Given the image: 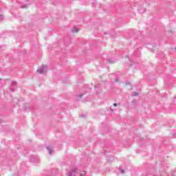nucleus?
I'll return each instance as SVG.
<instances>
[{
	"instance_id": "nucleus-21",
	"label": "nucleus",
	"mask_w": 176,
	"mask_h": 176,
	"mask_svg": "<svg viewBox=\"0 0 176 176\" xmlns=\"http://www.w3.org/2000/svg\"><path fill=\"white\" fill-rule=\"evenodd\" d=\"M104 153H106L105 151H104Z\"/></svg>"
},
{
	"instance_id": "nucleus-8",
	"label": "nucleus",
	"mask_w": 176,
	"mask_h": 176,
	"mask_svg": "<svg viewBox=\"0 0 176 176\" xmlns=\"http://www.w3.org/2000/svg\"><path fill=\"white\" fill-rule=\"evenodd\" d=\"M108 62L110 63V64H113L115 63V61L112 60V59H109L108 60Z\"/></svg>"
},
{
	"instance_id": "nucleus-11",
	"label": "nucleus",
	"mask_w": 176,
	"mask_h": 176,
	"mask_svg": "<svg viewBox=\"0 0 176 176\" xmlns=\"http://www.w3.org/2000/svg\"><path fill=\"white\" fill-rule=\"evenodd\" d=\"M133 96H138V93L135 91L133 93Z\"/></svg>"
},
{
	"instance_id": "nucleus-16",
	"label": "nucleus",
	"mask_w": 176,
	"mask_h": 176,
	"mask_svg": "<svg viewBox=\"0 0 176 176\" xmlns=\"http://www.w3.org/2000/svg\"><path fill=\"white\" fill-rule=\"evenodd\" d=\"M113 107H118V104L116 103H114Z\"/></svg>"
},
{
	"instance_id": "nucleus-4",
	"label": "nucleus",
	"mask_w": 176,
	"mask_h": 176,
	"mask_svg": "<svg viewBox=\"0 0 176 176\" xmlns=\"http://www.w3.org/2000/svg\"><path fill=\"white\" fill-rule=\"evenodd\" d=\"M46 149H47L49 155H52L53 152V148L50 146H47Z\"/></svg>"
},
{
	"instance_id": "nucleus-7",
	"label": "nucleus",
	"mask_w": 176,
	"mask_h": 176,
	"mask_svg": "<svg viewBox=\"0 0 176 176\" xmlns=\"http://www.w3.org/2000/svg\"><path fill=\"white\" fill-rule=\"evenodd\" d=\"M30 162H36V159H35V157H32L30 158Z\"/></svg>"
},
{
	"instance_id": "nucleus-15",
	"label": "nucleus",
	"mask_w": 176,
	"mask_h": 176,
	"mask_svg": "<svg viewBox=\"0 0 176 176\" xmlns=\"http://www.w3.org/2000/svg\"><path fill=\"white\" fill-rule=\"evenodd\" d=\"M80 116V118H86V116L84 115V114H82V115H81V116Z\"/></svg>"
},
{
	"instance_id": "nucleus-5",
	"label": "nucleus",
	"mask_w": 176,
	"mask_h": 176,
	"mask_svg": "<svg viewBox=\"0 0 176 176\" xmlns=\"http://www.w3.org/2000/svg\"><path fill=\"white\" fill-rule=\"evenodd\" d=\"M79 31V28L76 27H74L73 29L72 30V32H78Z\"/></svg>"
},
{
	"instance_id": "nucleus-9",
	"label": "nucleus",
	"mask_w": 176,
	"mask_h": 176,
	"mask_svg": "<svg viewBox=\"0 0 176 176\" xmlns=\"http://www.w3.org/2000/svg\"><path fill=\"white\" fill-rule=\"evenodd\" d=\"M3 20V14H0V21Z\"/></svg>"
},
{
	"instance_id": "nucleus-13",
	"label": "nucleus",
	"mask_w": 176,
	"mask_h": 176,
	"mask_svg": "<svg viewBox=\"0 0 176 176\" xmlns=\"http://www.w3.org/2000/svg\"><path fill=\"white\" fill-rule=\"evenodd\" d=\"M94 6H96V3H91V7H92V8H94Z\"/></svg>"
},
{
	"instance_id": "nucleus-2",
	"label": "nucleus",
	"mask_w": 176,
	"mask_h": 176,
	"mask_svg": "<svg viewBox=\"0 0 176 176\" xmlns=\"http://www.w3.org/2000/svg\"><path fill=\"white\" fill-rule=\"evenodd\" d=\"M37 72H38V74H46V72H47V65H43L37 70Z\"/></svg>"
},
{
	"instance_id": "nucleus-12",
	"label": "nucleus",
	"mask_w": 176,
	"mask_h": 176,
	"mask_svg": "<svg viewBox=\"0 0 176 176\" xmlns=\"http://www.w3.org/2000/svg\"><path fill=\"white\" fill-rule=\"evenodd\" d=\"M27 8V5H23V6H21V8H22V9H24V8Z\"/></svg>"
},
{
	"instance_id": "nucleus-20",
	"label": "nucleus",
	"mask_w": 176,
	"mask_h": 176,
	"mask_svg": "<svg viewBox=\"0 0 176 176\" xmlns=\"http://www.w3.org/2000/svg\"><path fill=\"white\" fill-rule=\"evenodd\" d=\"M111 111H113V110L112 109H111Z\"/></svg>"
},
{
	"instance_id": "nucleus-10",
	"label": "nucleus",
	"mask_w": 176,
	"mask_h": 176,
	"mask_svg": "<svg viewBox=\"0 0 176 176\" xmlns=\"http://www.w3.org/2000/svg\"><path fill=\"white\" fill-rule=\"evenodd\" d=\"M139 12H140V13H144L145 9H144V10L140 9V10H139Z\"/></svg>"
},
{
	"instance_id": "nucleus-18",
	"label": "nucleus",
	"mask_w": 176,
	"mask_h": 176,
	"mask_svg": "<svg viewBox=\"0 0 176 176\" xmlns=\"http://www.w3.org/2000/svg\"><path fill=\"white\" fill-rule=\"evenodd\" d=\"M125 85H130V82H126V83H125Z\"/></svg>"
},
{
	"instance_id": "nucleus-14",
	"label": "nucleus",
	"mask_w": 176,
	"mask_h": 176,
	"mask_svg": "<svg viewBox=\"0 0 176 176\" xmlns=\"http://www.w3.org/2000/svg\"><path fill=\"white\" fill-rule=\"evenodd\" d=\"M120 173H121V174H124V170L121 169V170H120Z\"/></svg>"
},
{
	"instance_id": "nucleus-19",
	"label": "nucleus",
	"mask_w": 176,
	"mask_h": 176,
	"mask_svg": "<svg viewBox=\"0 0 176 176\" xmlns=\"http://www.w3.org/2000/svg\"><path fill=\"white\" fill-rule=\"evenodd\" d=\"M118 80H118V78L116 79V82H118Z\"/></svg>"
},
{
	"instance_id": "nucleus-3",
	"label": "nucleus",
	"mask_w": 176,
	"mask_h": 176,
	"mask_svg": "<svg viewBox=\"0 0 176 176\" xmlns=\"http://www.w3.org/2000/svg\"><path fill=\"white\" fill-rule=\"evenodd\" d=\"M16 87H17V83L14 81L11 82L10 91H14L16 90Z\"/></svg>"
},
{
	"instance_id": "nucleus-6",
	"label": "nucleus",
	"mask_w": 176,
	"mask_h": 176,
	"mask_svg": "<svg viewBox=\"0 0 176 176\" xmlns=\"http://www.w3.org/2000/svg\"><path fill=\"white\" fill-rule=\"evenodd\" d=\"M107 162H109V163H112V162H113V157H110L107 159Z\"/></svg>"
},
{
	"instance_id": "nucleus-17",
	"label": "nucleus",
	"mask_w": 176,
	"mask_h": 176,
	"mask_svg": "<svg viewBox=\"0 0 176 176\" xmlns=\"http://www.w3.org/2000/svg\"><path fill=\"white\" fill-rule=\"evenodd\" d=\"M82 97H83V94L80 95V98H82Z\"/></svg>"
},
{
	"instance_id": "nucleus-1",
	"label": "nucleus",
	"mask_w": 176,
	"mask_h": 176,
	"mask_svg": "<svg viewBox=\"0 0 176 176\" xmlns=\"http://www.w3.org/2000/svg\"><path fill=\"white\" fill-rule=\"evenodd\" d=\"M85 175H86L85 171H80L77 168L72 169L69 172V176H85Z\"/></svg>"
}]
</instances>
